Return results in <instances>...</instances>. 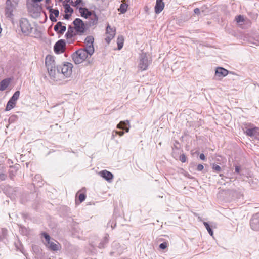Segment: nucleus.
<instances>
[{"instance_id":"nucleus-1","label":"nucleus","mask_w":259,"mask_h":259,"mask_svg":"<svg viewBox=\"0 0 259 259\" xmlns=\"http://www.w3.org/2000/svg\"><path fill=\"white\" fill-rule=\"evenodd\" d=\"M88 52L84 49H79L72 54V59L76 64H79L83 61L87 59L89 63H91L92 61L89 60L91 56L93 54V50L89 47Z\"/></svg>"},{"instance_id":"nucleus-2","label":"nucleus","mask_w":259,"mask_h":259,"mask_svg":"<svg viewBox=\"0 0 259 259\" xmlns=\"http://www.w3.org/2000/svg\"><path fill=\"white\" fill-rule=\"evenodd\" d=\"M19 26L22 32L25 36L29 35L33 29V28L26 18H22L20 20Z\"/></svg>"},{"instance_id":"nucleus-3","label":"nucleus","mask_w":259,"mask_h":259,"mask_svg":"<svg viewBox=\"0 0 259 259\" xmlns=\"http://www.w3.org/2000/svg\"><path fill=\"white\" fill-rule=\"evenodd\" d=\"M151 62V59H148L146 53H141L140 55L139 62L138 65L139 70L141 71L147 70Z\"/></svg>"},{"instance_id":"nucleus-4","label":"nucleus","mask_w":259,"mask_h":259,"mask_svg":"<svg viewBox=\"0 0 259 259\" xmlns=\"http://www.w3.org/2000/svg\"><path fill=\"white\" fill-rule=\"evenodd\" d=\"M73 64L71 63L66 62L62 65L57 66V73L61 72L65 77H69L72 72Z\"/></svg>"},{"instance_id":"nucleus-5","label":"nucleus","mask_w":259,"mask_h":259,"mask_svg":"<svg viewBox=\"0 0 259 259\" xmlns=\"http://www.w3.org/2000/svg\"><path fill=\"white\" fill-rule=\"evenodd\" d=\"M73 24L75 28V30L78 34V35H81L84 34L88 29V27L83 21L80 18H76L73 21Z\"/></svg>"},{"instance_id":"nucleus-6","label":"nucleus","mask_w":259,"mask_h":259,"mask_svg":"<svg viewBox=\"0 0 259 259\" xmlns=\"http://www.w3.org/2000/svg\"><path fill=\"white\" fill-rule=\"evenodd\" d=\"M20 94V92L19 91H17L16 92H15V93L13 94L12 97L10 99V100L7 104L6 107L5 109L6 111H9L15 107L16 104L17 100L18 99L19 97Z\"/></svg>"},{"instance_id":"nucleus-7","label":"nucleus","mask_w":259,"mask_h":259,"mask_svg":"<svg viewBox=\"0 0 259 259\" xmlns=\"http://www.w3.org/2000/svg\"><path fill=\"white\" fill-rule=\"evenodd\" d=\"M106 34L107 35L105 38V40L108 44H109L114 38L115 35V29L114 28H111L110 26L108 24L106 27Z\"/></svg>"},{"instance_id":"nucleus-8","label":"nucleus","mask_w":259,"mask_h":259,"mask_svg":"<svg viewBox=\"0 0 259 259\" xmlns=\"http://www.w3.org/2000/svg\"><path fill=\"white\" fill-rule=\"evenodd\" d=\"M94 41V38L93 36L90 35L87 36L84 40V43L85 44V47H84L83 48H81L82 49L85 50L87 52L88 51V48L90 47L91 48L92 50H93V53H94L95 50L94 47L93 45V43Z\"/></svg>"},{"instance_id":"nucleus-9","label":"nucleus","mask_w":259,"mask_h":259,"mask_svg":"<svg viewBox=\"0 0 259 259\" xmlns=\"http://www.w3.org/2000/svg\"><path fill=\"white\" fill-rule=\"evenodd\" d=\"M228 74V71L222 67H217L215 69V77L218 79H221Z\"/></svg>"},{"instance_id":"nucleus-10","label":"nucleus","mask_w":259,"mask_h":259,"mask_svg":"<svg viewBox=\"0 0 259 259\" xmlns=\"http://www.w3.org/2000/svg\"><path fill=\"white\" fill-rule=\"evenodd\" d=\"M65 46L64 41L62 39L58 40L54 46V51L56 53L62 52Z\"/></svg>"},{"instance_id":"nucleus-11","label":"nucleus","mask_w":259,"mask_h":259,"mask_svg":"<svg viewBox=\"0 0 259 259\" xmlns=\"http://www.w3.org/2000/svg\"><path fill=\"white\" fill-rule=\"evenodd\" d=\"M99 175L109 182H111L113 178V175L107 170H103L99 172Z\"/></svg>"},{"instance_id":"nucleus-12","label":"nucleus","mask_w":259,"mask_h":259,"mask_svg":"<svg viewBox=\"0 0 259 259\" xmlns=\"http://www.w3.org/2000/svg\"><path fill=\"white\" fill-rule=\"evenodd\" d=\"M45 64L47 68H52L56 67V63L54 57L51 55H47L46 57Z\"/></svg>"},{"instance_id":"nucleus-13","label":"nucleus","mask_w":259,"mask_h":259,"mask_svg":"<svg viewBox=\"0 0 259 259\" xmlns=\"http://www.w3.org/2000/svg\"><path fill=\"white\" fill-rule=\"evenodd\" d=\"M63 23L59 21L54 26V30L59 34H63L66 30V27L64 25H62Z\"/></svg>"},{"instance_id":"nucleus-14","label":"nucleus","mask_w":259,"mask_h":259,"mask_svg":"<svg viewBox=\"0 0 259 259\" xmlns=\"http://www.w3.org/2000/svg\"><path fill=\"white\" fill-rule=\"evenodd\" d=\"M251 228L255 231H259V218L253 217L250 221Z\"/></svg>"},{"instance_id":"nucleus-15","label":"nucleus","mask_w":259,"mask_h":259,"mask_svg":"<svg viewBox=\"0 0 259 259\" xmlns=\"http://www.w3.org/2000/svg\"><path fill=\"white\" fill-rule=\"evenodd\" d=\"M77 35H78V34L75 30L74 27L69 25L68 27L67 32L65 34L66 38L67 39H71Z\"/></svg>"},{"instance_id":"nucleus-16","label":"nucleus","mask_w":259,"mask_h":259,"mask_svg":"<svg viewBox=\"0 0 259 259\" xmlns=\"http://www.w3.org/2000/svg\"><path fill=\"white\" fill-rule=\"evenodd\" d=\"M90 17V20L86 23V25L88 28L93 26L94 25H96L98 23V18L95 13H93Z\"/></svg>"},{"instance_id":"nucleus-17","label":"nucleus","mask_w":259,"mask_h":259,"mask_svg":"<svg viewBox=\"0 0 259 259\" xmlns=\"http://www.w3.org/2000/svg\"><path fill=\"white\" fill-rule=\"evenodd\" d=\"M163 0H156V5L155 6V12L156 14L160 13L164 8V3Z\"/></svg>"},{"instance_id":"nucleus-18","label":"nucleus","mask_w":259,"mask_h":259,"mask_svg":"<svg viewBox=\"0 0 259 259\" xmlns=\"http://www.w3.org/2000/svg\"><path fill=\"white\" fill-rule=\"evenodd\" d=\"M49 241L46 245L50 249L53 251H57L59 249L60 245L57 241Z\"/></svg>"},{"instance_id":"nucleus-19","label":"nucleus","mask_w":259,"mask_h":259,"mask_svg":"<svg viewBox=\"0 0 259 259\" xmlns=\"http://www.w3.org/2000/svg\"><path fill=\"white\" fill-rule=\"evenodd\" d=\"M79 11L81 16L86 19L93 14V13L86 8L80 7L79 9Z\"/></svg>"},{"instance_id":"nucleus-20","label":"nucleus","mask_w":259,"mask_h":259,"mask_svg":"<svg viewBox=\"0 0 259 259\" xmlns=\"http://www.w3.org/2000/svg\"><path fill=\"white\" fill-rule=\"evenodd\" d=\"M10 82V78L3 79L0 82V91H3L5 90L8 87Z\"/></svg>"},{"instance_id":"nucleus-21","label":"nucleus","mask_w":259,"mask_h":259,"mask_svg":"<svg viewBox=\"0 0 259 259\" xmlns=\"http://www.w3.org/2000/svg\"><path fill=\"white\" fill-rule=\"evenodd\" d=\"M129 121L126 120V121H120L117 125V128L119 129L124 130L126 132H128L129 128L126 127L127 124H129Z\"/></svg>"},{"instance_id":"nucleus-22","label":"nucleus","mask_w":259,"mask_h":259,"mask_svg":"<svg viewBox=\"0 0 259 259\" xmlns=\"http://www.w3.org/2000/svg\"><path fill=\"white\" fill-rule=\"evenodd\" d=\"M13 10V5L11 0H7L6 2V13L11 14Z\"/></svg>"},{"instance_id":"nucleus-23","label":"nucleus","mask_w":259,"mask_h":259,"mask_svg":"<svg viewBox=\"0 0 259 259\" xmlns=\"http://www.w3.org/2000/svg\"><path fill=\"white\" fill-rule=\"evenodd\" d=\"M49 75L52 79L54 80L56 78V72H57L56 67L52 68H47Z\"/></svg>"},{"instance_id":"nucleus-24","label":"nucleus","mask_w":259,"mask_h":259,"mask_svg":"<svg viewBox=\"0 0 259 259\" xmlns=\"http://www.w3.org/2000/svg\"><path fill=\"white\" fill-rule=\"evenodd\" d=\"M124 38L122 35L119 36L117 38V44L118 45V50H120L122 49L123 46Z\"/></svg>"},{"instance_id":"nucleus-25","label":"nucleus","mask_w":259,"mask_h":259,"mask_svg":"<svg viewBox=\"0 0 259 259\" xmlns=\"http://www.w3.org/2000/svg\"><path fill=\"white\" fill-rule=\"evenodd\" d=\"M128 7V5L126 3H123L120 5L119 8L118 9V11L120 12L121 13H125Z\"/></svg>"},{"instance_id":"nucleus-26","label":"nucleus","mask_w":259,"mask_h":259,"mask_svg":"<svg viewBox=\"0 0 259 259\" xmlns=\"http://www.w3.org/2000/svg\"><path fill=\"white\" fill-rule=\"evenodd\" d=\"M7 235V230L6 229H0V241L3 240Z\"/></svg>"},{"instance_id":"nucleus-27","label":"nucleus","mask_w":259,"mask_h":259,"mask_svg":"<svg viewBox=\"0 0 259 259\" xmlns=\"http://www.w3.org/2000/svg\"><path fill=\"white\" fill-rule=\"evenodd\" d=\"M63 6L65 9V13H70V14H72L73 12V9L70 7V5L68 4H63Z\"/></svg>"},{"instance_id":"nucleus-28","label":"nucleus","mask_w":259,"mask_h":259,"mask_svg":"<svg viewBox=\"0 0 259 259\" xmlns=\"http://www.w3.org/2000/svg\"><path fill=\"white\" fill-rule=\"evenodd\" d=\"M256 128H247L246 129L245 133L246 134L249 136H254L255 132H256Z\"/></svg>"},{"instance_id":"nucleus-29","label":"nucleus","mask_w":259,"mask_h":259,"mask_svg":"<svg viewBox=\"0 0 259 259\" xmlns=\"http://www.w3.org/2000/svg\"><path fill=\"white\" fill-rule=\"evenodd\" d=\"M108 238L109 235H107L104 238V240L101 242L99 245V247L100 248H104L105 245L108 242Z\"/></svg>"},{"instance_id":"nucleus-30","label":"nucleus","mask_w":259,"mask_h":259,"mask_svg":"<svg viewBox=\"0 0 259 259\" xmlns=\"http://www.w3.org/2000/svg\"><path fill=\"white\" fill-rule=\"evenodd\" d=\"M108 238L109 235H107L104 238V240L101 242L99 245V247L100 248H104L105 245L108 242Z\"/></svg>"},{"instance_id":"nucleus-31","label":"nucleus","mask_w":259,"mask_h":259,"mask_svg":"<svg viewBox=\"0 0 259 259\" xmlns=\"http://www.w3.org/2000/svg\"><path fill=\"white\" fill-rule=\"evenodd\" d=\"M203 224H204V226L205 227L206 229H207L209 234L211 236H212L213 232V231H212L211 228L210 227V226L209 225V224L207 222H204Z\"/></svg>"},{"instance_id":"nucleus-32","label":"nucleus","mask_w":259,"mask_h":259,"mask_svg":"<svg viewBox=\"0 0 259 259\" xmlns=\"http://www.w3.org/2000/svg\"><path fill=\"white\" fill-rule=\"evenodd\" d=\"M11 169L9 170V177L11 179H13L14 177L15 176V175L17 172V169L15 168H13L11 167Z\"/></svg>"},{"instance_id":"nucleus-33","label":"nucleus","mask_w":259,"mask_h":259,"mask_svg":"<svg viewBox=\"0 0 259 259\" xmlns=\"http://www.w3.org/2000/svg\"><path fill=\"white\" fill-rule=\"evenodd\" d=\"M78 196V200L80 202V203L82 202L86 198V195L84 193H80L79 194V192H77L76 194V197Z\"/></svg>"},{"instance_id":"nucleus-34","label":"nucleus","mask_w":259,"mask_h":259,"mask_svg":"<svg viewBox=\"0 0 259 259\" xmlns=\"http://www.w3.org/2000/svg\"><path fill=\"white\" fill-rule=\"evenodd\" d=\"M2 168L3 166L0 165V180L4 181L7 178V175L2 171H1Z\"/></svg>"},{"instance_id":"nucleus-35","label":"nucleus","mask_w":259,"mask_h":259,"mask_svg":"<svg viewBox=\"0 0 259 259\" xmlns=\"http://www.w3.org/2000/svg\"><path fill=\"white\" fill-rule=\"evenodd\" d=\"M235 20L237 23L243 22L244 20L243 17L241 15L237 16L235 18Z\"/></svg>"},{"instance_id":"nucleus-36","label":"nucleus","mask_w":259,"mask_h":259,"mask_svg":"<svg viewBox=\"0 0 259 259\" xmlns=\"http://www.w3.org/2000/svg\"><path fill=\"white\" fill-rule=\"evenodd\" d=\"M42 235L44 236V237L45 238V240H46V243H48V242L49 241H51V240H50V236H49V234H48L47 233H45V232H44L42 234Z\"/></svg>"},{"instance_id":"nucleus-37","label":"nucleus","mask_w":259,"mask_h":259,"mask_svg":"<svg viewBox=\"0 0 259 259\" xmlns=\"http://www.w3.org/2000/svg\"><path fill=\"white\" fill-rule=\"evenodd\" d=\"M51 13L54 14L56 18L58 17L59 15V11L57 9L51 10Z\"/></svg>"},{"instance_id":"nucleus-38","label":"nucleus","mask_w":259,"mask_h":259,"mask_svg":"<svg viewBox=\"0 0 259 259\" xmlns=\"http://www.w3.org/2000/svg\"><path fill=\"white\" fill-rule=\"evenodd\" d=\"M212 169L214 171L219 172L221 170V168L219 165H218L217 164H213L212 166Z\"/></svg>"},{"instance_id":"nucleus-39","label":"nucleus","mask_w":259,"mask_h":259,"mask_svg":"<svg viewBox=\"0 0 259 259\" xmlns=\"http://www.w3.org/2000/svg\"><path fill=\"white\" fill-rule=\"evenodd\" d=\"M168 243L167 242H163L159 245V248L161 249H165L167 248Z\"/></svg>"},{"instance_id":"nucleus-40","label":"nucleus","mask_w":259,"mask_h":259,"mask_svg":"<svg viewBox=\"0 0 259 259\" xmlns=\"http://www.w3.org/2000/svg\"><path fill=\"white\" fill-rule=\"evenodd\" d=\"M180 160L182 162H185L186 161V156L183 154L180 156Z\"/></svg>"},{"instance_id":"nucleus-41","label":"nucleus","mask_w":259,"mask_h":259,"mask_svg":"<svg viewBox=\"0 0 259 259\" xmlns=\"http://www.w3.org/2000/svg\"><path fill=\"white\" fill-rule=\"evenodd\" d=\"M49 17H50V19L51 20V21H52L53 22H57L56 18L55 17H54L52 13H50Z\"/></svg>"},{"instance_id":"nucleus-42","label":"nucleus","mask_w":259,"mask_h":259,"mask_svg":"<svg viewBox=\"0 0 259 259\" xmlns=\"http://www.w3.org/2000/svg\"><path fill=\"white\" fill-rule=\"evenodd\" d=\"M204 166L202 164H198L197 167V170L198 171H201L203 169Z\"/></svg>"},{"instance_id":"nucleus-43","label":"nucleus","mask_w":259,"mask_h":259,"mask_svg":"<svg viewBox=\"0 0 259 259\" xmlns=\"http://www.w3.org/2000/svg\"><path fill=\"white\" fill-rule=\"evenodd\" d=\"M115 134L118 135L119 136L121 137V136H122L124 135V132H123V131H116L115 132Z\"/></svg>"},{"instance_id":"nucleus-44","label":"nucleus","mask_w":259,"mask_h":259,"mask_svg":"<svg viewBox=\"0 0 259 259\" xmlns=\"http://www.w3.org/2000/svg\"><path fill=\"white\" fill-rule=\"evenodd\" d=\"M71 16V14L66 13V14L64 15V19H65L68 20V19L70 18Z\"/></svg>"},{"instance_id":"nucleus-45","label":"nucleus","mask_w":259,"mask_h":259,"mask_svg":"<svg viewBox=\"0 0 259 259\" xmlns=\"http://www.w3.org/2000/svg\"><path fill=\"white\" fill-rule=\"evenodd\" d=\"M82 3H83V2H82V0H76L75 2V6H77V5H80Z\"/></svg>"},{"instance_id":"nucleus-46","label":"nucleus","mask_w":259,"mask_h":259,"mask_svg":"<svg viewBox=\"0 0 259 259\" xmlns=\"http://www.w3.org/2000/svg\"><path fill=\"white\" fill-rule=\"evenodd\" d=\"M194 12L195 14L198 15L200 13V10L199 8H197L194 10Z\"/></svg>"},{"instance_id":"nucleus-47","label":"nucleus","mask_w":259,"mask_h":259,"mask_svg":"<svg viewBox=\"0 0 259 259\" xmlns=\"http://www.w3.org/2000/svg\"><path fill=\"white\" fill-rule=\"evenodd\" d=\"M199 157H200V159H201L202 160H204L205 159V156L204 154L203 153L200 154Z\"/></svg>"},{"instance_id":"nucleus-48","label":"nucleus","mask_w":259,"mask_h":259,"mask_svg":"<svg viewBox=\"0 0 259 259\" xmlns=\"http://www.w3.org/2000/svg\"><path fill=\"white\" fill-rule=\"evenodd\" d=\"M240 168L239 166H235V172L239 173L240 171Z\"/></svg>"},{"instance_id":"nucleus-49","label":"nucleus","mask_w":259,"mask_h":259,"mask_svg":"<svg viewBox=\"0 0 259 259\" xmlns=\"http://www.w3.org/2000/svg\"><path fill=\"white\" fill-rule=\"evenodd\" d=\"M115 131H113V132H112V136H111V139H114L115 136L117 135V134H115Z\"/></svg>"},{"instance_id":"nucleus-50","label":"nucleus","mask_w":259,"mask_h":259,"mask_svg":"<svg viewBox=\"0 0 259 259\" xmlns=\"http://www.w3.org/2000/svg\"><path fill=\"white\" fill-rule=\"evenodd\" d=\"M46 8L49 10L50 13H51V10H54V9H52L51 6H47Z\"/></svg>"},{"instance_id":"nucleus-51","label":"nucleus","mask_w":259,"mask_h":259,"mask_svg":"<svg viewBox=\"0 0 259 259\" xmlns=\"http://www.w3.org/2000/svg\"><path fill=\"white\" fill-rule=\"evenodd\" d=\"M51 2V0H46L45 2L46 4H49Z\"/></svg>"},{"instance_id":"nucleus-52","label":"nucleus","mask_w":259,"mask_h":259,"mask_svg":"<svg viewBox=\"0 0 259 259\" xmlns=\"http://www.w3.org/2000/svg\"><path fill=\"white\" fill-rule=\"evenodd\" d=\"M70 3H71V5L72 6H75V2L74 3L73 1H71Z\"/></svg>"},{"instance_id":"nucleus-53","label":"nucleus","mask_w":259,"mask_h":259,"mask_svg":"<svg viewBox=\"0 0 259 259\" xmlns=\"http://www.w3.org/2000/svg\"><path fill=\"white\" fill-rule=\"evenodd\" d=\"M64 2L69 3L70 2V0H65Z\"/></svg>"},{"instance_id":"nucleus-54","label":"nucleus","mask_w":259,"mask_h":259,"mask_svg":"<svg viewBox=\"0 0 259 259\" xmlns=\"http://www.w3.org/2000/svg\"><path fill=\"white\" fill-rule=\"evenodd\" d=\"M27 2H28L29 0H27Z\"/></svg>"},{"instance_id":"nucleus-55","label":"nucleus","mask_w":259,"mask_h":259,"mask_svg":"<svg viewBox=\"0 0 259 259\" xmlns=\"http://www.w3.org/2000/svg\"><path fill=\"white\" fill-rule=\"evenodd\" d=\"M62 0H60V1H62Z\"/></svg>"}]
</instances>
